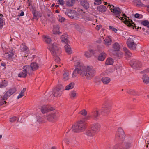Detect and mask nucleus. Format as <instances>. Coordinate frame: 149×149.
I'll list each match as a JSON object with an SVG mask.
<instances>
[{"label":"nucleus","mask_w":149,"mask_h":149,"mask_svg":"<svg viewBox=\"0 0 149 149\" xmlns=\"http://www.w3.org/2000/svg\"><path fill=\"white\" fill-rule=\"evenodd\" d=\"M96 71L95 69L91 66H82L79 68H76L73 72L72 77H76L77 74L82 77H85L87 80L92 79L95 76Z\"/></svg>","instance_id":"obj_1"},{"label":"nucleus","mask_w":149,"mask_h":149,"mask_svg":"<svg viewBox=\"0 0 149 149\" xmlns=\"http://www.w3.org/2000/svg\"><path fill=\"white\" fill-rule=\"evenodd\" d=\"M104 4L105 5H107V7L109 8L110 9L111 12H113L116 17H118L125 24H128V26L130 27L132 26L131 24L130 23V21H128L129 19V18L126 17L125 14H123V13H121L120 9L118 7H115L114 5H111L109 3H107L106 2H104Z\"/></svg>","instance_id":"obj_2"},{"label":"nucleus","mask_w":149,"mask_h":149,"mask_svg":"<svg viewBox=\"0 0 149 149\" xmlns=\"http://www.w3.org/2000/svg\"><path fill=\"white\" fill-rule=\"evenodd\" d=\"M85 128L84 121L80 120L72 125V130L74 132H83Z\"/></svg>","instance_id":"obj_3"},{"label":"nucleus","mask_w":149,"mask_h":149,"mask_svg":"<svg viewBox=\"0 0 149 149\" xmlns=\"http://www.w3.org/2000/svg\"><path fill=\"white\" fill-rule=\"evenodd\" d=\"M48 48L50 51L53 56H55L56 54H59L61 52L59 47L57 45L56 43L55 42H54L53 44H50L49 45Z\"/></svg>","instance_id":"obj_4"},{"label":"nucleus","mask_w":149,"mask_h":149,"mask_svg":"<svg viewBox=\"0 0 149 149\" xmlns=\"http://www.w3.org/2000/svg\"><path fill=\"white\" fill-rule=\"evenodd\" d=\"M65 14L70 18H77L79 17V15L75 11L68 9L66 10Z\"/></svg>","instance_id":"obj_5"},{"label":"nucleus","mask_w":149,"mask_h":149,"mask_svg":"<svg viewBox=\"0 0 149 149\" xmlns=\"http://www.w3.org/2000/svg\"><path fill=\"white\" fill-rule=\"evenodd\" d=\"M134 37L131 36L129 37L127 42V44L129 48L132 50L135 49L136 46V44L134 41Z\"/></svg>","instance_id":"obj_6"},{"label":"nucleus","mask_w":149,"mask_h":149,"mask_svg":"<svg viewBox=\"0 0 149 149\" xmlns=\"http://www.w3.org/2000/svg\"><path fill=\"white\" fill-rule=\"evenodd\" d=\"M3 51L6 55V56L8 58H10L15 55V51L12 49L8 48H3Z\"/></svg>","instance_id":"obj_7"},{"label":"nucleus","mask_w":149,"mask_h":149,"mask_svg":"<svg viewBox=\"0 0 149 149\" xmlns=\"http://www.w3.org/2000/svg\"><path fill=\"white\" fill-rule=\"evenodd\" d=\"M29 68L28 66H24L23 68V70L18 74V77L24 78L26 77L27 73L29 74H31V73L29 72V70H28Z\"/></svg>","instance_id":"obj_8"},{"label":"nucleus","mask_w":149,"mask_h":149,"mask_svg":"<svg viewBox=\"0 0 149 149\" xmlns=\"http://www.w3.org/2000/svg\"><path fill=\"white\" fill-rule=\"evenodd\" d=\"M54 108L49 105H45L42 107L41 109V112L43 113L54 110Z\"/></svg>","instance_id":"obj_9"},{"label":"nucleus","mask_w":149,"mask_h":149,"mask_svg":"<svg viewBox=\"0 0 149 149\" xmlns=\"http://www.w3.org/2000/svg\"><path fill=\"white\" fill-rule=\"evenodd\" d=\"M16 91L15 88H12L6 92L3 97L4 99H7Z\"/></svg>","instance_id":"obj_10"},{"label":"nucleus","mask_w":149,"mask_h":149,"mask_svg":"<svg viewBox=\"0 0 149 149\" xmlns=\"http://www.w3.org/2000/svg\"><path fill=\"white\" fill-rule=\"evenodd\" d=\"M100 125L98 123H95L93 124L91 127V129L96 134L100 131Z\"/></svg>","instance_id":"obj_11"},{"label":"nucleus","mask_w":149,"mask_h":149,"mask_svg":"<svg viewBox=\"0 0 149 149\" xmlns=\"http://www.w3.org/2000/svg\"><path fill=\"white\" fill-rule=\"evenodd\" d=\"M125 148H124L122 144L118 143L115 145L113 147V149H128L130 146V144L127 143L125 144Z\"/></svg>","instance_id":"obj_12"},{"label":"nucleus","mask_w":149,"mask_h":149,"mask_svg":"<svg viewBox=\"0 0 149 149\" xmlns=\"http://www.w3.org/2000/svg\"><path fill=\"white\" fill-rule=\"evenodd\" d=\"M46 117L48 120L51 121H53L54 119L57 118L56 115L54 113L51 114H47L46 115Z\"/></svg>","instance_id":"obj_13"},{"label":"nucleus","mask_w":149,"mask_h":149,"mask_svg":"<svg viewBox=\"0 0 149 149\" xmlns=\"http://www.w3.org/2000/svg\"><path fill=\"white\" fill-rule=\"evenodd\" d=\"M29 66L28 70H29V72H31L32 71H35L37 70L38 68V64L36 62H33L31 63L30 66Z\"/></svg>","instance_id":"obj_14"},{"label":"nucleus","mask_w":149,"mask_h":149,"mask_svg":"<svg viewBox=\"0 0 149 149\" xmlns=\"http://www.w3.org/2000/svg\"><path fill=\"white\" fill-rule=\"evenodd\" d=\"M113 48L115 49V51H117L116 55L119 56H121L122 55V53L120 51H119L120 49V46L119 44L117 43H115L113 46Z\"/></svg>","instance_id":"obj_15"},{"label":"nucleus","mask_w":149,"mask_h":149,"mask_svg":"<svg viewBox=\"0 0 149 149\" xmlns=\"http://www.w3.org/2000/svg\"><path fill=\"white\" fill-rule=\"evenodd\" d=\"M116 135L120 139L124 138L125 136L124 131L121 128L118 129L116 133Z\"/></svg>","instance_id":"obj_16"},{"label":"nucleus","mask_w":149,"mask_h":149,"mask_svg":"<svg viewBox=\"0 0 149 149\" xmlns=\"http://www.w3.org/2000/svg\"><path fill=\"white\" fill-rule=\"evenodd\" d=\"M70 71L67 70H65L63 74V79L64 81H66L69 79V74Z\"/></svg>","instance_id":"obj_17"},{"label":"nucleus","mask_w":149,"mask_h":149,"mask_svg":"<svg viewBox=\"0 0 149 149\" xmlns=\"http://www.w3.org/2000/svg\"><path fill=\"white\" fill-rule=\"evenodd\" d=\"M80 4L84 8L86 9H88L90 7L89 3L86 0L81 1L80 2Z\"/></svg>","instance_id":"obj_18"},{"label":"nucleus","mask_w":149,"mask_h":149,"mask_svg":"<svg viewBox=\"0 0 149 149\" xmlns=\"http://www.w3.org/2000/svg\"><path fill=\"white\" fill-rule=\"evenodd\" d=\"M62 94V91H61L59 88L54 89L53 92V95L55 97H59Z\"/></svg>","instance_id":"obj_19"},{"label":"nucleus","mask_w":149,"mask_h":149,"mask_svg":"<svg viewBox=\"0 0 149 149\" xmlns=\"http://www.w3.org/2000/svg\"><path fill=\"white\" fill-rule=\"evenodd\" d=\"M96 133L93 131L91 129L87 130L85 133V134L89 137L93 136Z\"/></svg>","instance_id":"obj_20"},{"label":"nucleus","mask_w":149,"mask_h":149,"mask_svg":"<svg viewBox=\"0 0 149 149\" xmlns=\"http://www.w3.org/2000/svg\"><path fill=\"white\" fill-rule=\"evenodd\" d=\"M104 44L106 45H110L112 42V40L111 36L106 37L104 40Z\"/></svg>","instance_id":"obj_21"},{"label":"nucleus","mask_w":149,"mask_h":149,"mask_svg":"<svg viewBox=\"0 0 149 149\" xmlns=\"http://www.w3.org/2000/svg\"><path fill=\"white\" fill-rule=\"evenodd\" d=\"M130 64L133 68L135 69L140 66L138 62L135 60H133L130 62Z\"/></svg>","instance_id":"obj_22"},{"label":"nucleus","mask_w":149,"mask_h":149,"mask_svg":"<svg viewBox=\"0 0 149 149\" xmlns=\"http://www.w3.org/2000/svg\"><path fill=\"white\" fill-rule=\"evenodd\" d=\"M59 27L58 25L54 26L52 31L53 33L54 34H60L61 33L59 31Z\"/></svg>","instance_id":"obj_23"},{"label":"nucleus","mask_w":149,"mask_h":149,"mask_svg":"<svg viewBox=\"0 0 149 149\" xmlns=\"http://www.w3.org/2000/svg\"><path fill=\"white\" fill-rule=\"evenodd\" d=\"M69 95L71 99H73L77 97V93L75 91L73 90L70 92Z\"/></svg>","instance_id":"obj_24"},{"label":"nucleus","mask_w":149,"mask_h":149,"mask_svg":"<svg viewBox=\"0 0 149 149\" xmlns=\"http://www.w3.org/2000/svg\"><path fill=\"white\" fill-rule=\"evenodd\" d=\"M64 48L66 52L69 54H71L72 53V51L70 46L66 44L64 46Z\"/></svg>","instance_id":"obj_25"},{"label":"nucleus","mask_w":149,"mask_h":149,"mask_svg":"<svg viewBox=\"0 0 149 149\" xmlns=\"http://www.w3.org/2000/svg\"><path fill=\"white\" fill-rule=\"evenodd\" d=\"M106 54L102 52L100 54L98 57V59L99 60L101 61H104L106 58Z\"/></svg>","instance_id":"obj_26"},{"label":"nucleus","mask_w":149,"mask_h":149,"mask_svg":"<svg viewBox=\"0 0 149 149\" xmlns=\"http://www.w3.org/2000/svg\"><path fill=\"white\" fill-rule=\"evenodd\" d=\"M102 81L104 84H106L110 82L111 79L108 77H104L102 78Z\"/></svg>","instance_id":"obj_27"},{"label":"nucleus","mask_w":149,"mask_h":149,"mask_svg":"<svg viewBox=\"0 0 149 149\" xmlns=\"http://www.w3.org/2000/svg\"><path fill=\"white\" fill-rule=\"evenodd\" d=\"M106 9L107 8L106 7L103 5H101L97 7V10L101 12H105Z\"/></svg>","instance_id":"obj_28"},{"label":"nucleus","mask_w":149,"mask_h":149,"mask_svg":"<svg viewBox=\"0 0 149 149\" xmlns=\"http://www.w3.org/2000/svg\"><path fill=\"white\" fill-rule=\"evenodd\" d=\"M61 39L62 42H65V43H68L67 35L66 34H64L62 35L61 37Z\"/></svg>","instance_id":"obj_29"},{"label":"nucleus","mask_w":149,"mask_h":149,"mask_svg":"<svg viewBox=\"0 0 149 149\" xmlns=\"http://www.w3.org/2000/svg\"><path fill=\"white\" fill-rule=\"evenodd\" d=\"M74 86V83L73 82H71L65 86V89L66 90H69L72 89Z\"/></svg>","instance_id":"obj_30"},{"label":"nucleus","mask_w":149,"mask_h":149,"mask_svg":"<svg viewBox=\"0 0 149 149\" xmlns=\"http://www.w3.org/2000/svg\"><path fill=\"white\" fill-rule=\"evenodd\" d=\"M43 38L44 40L47 43L50 44V43L51 41V40L50 37L47 35H43Z\"/></svg>","instance_id":"obj_31"},{"label":"nucleus","mask_w":149,"mask_h":149,"mask_svg":"<svg viewBox=\"0 0 149 149\" xmlns=\"http://www.w3.org/2000/svg\"><path fill=\"white\" fill-rule=\"evenodd\" d=\"M75 2V0H68L66 2V4L68 6L71 7L74 5Z\"/></svg>","instance_id":"obj_32"},{"label":"nucleus","mask_w":149,"mask_h":149,"mask_svg":"<svg viewBox=\"0 0 149 149\" xmlns=\"http://www.w3.org/2000/svg\"><path fill=\"white\" fill-rule=\"evenodd\" d=\"M21 48L22 51L24 52L25 53H28L29 52V50L26 46L25 45H22L21 46Z\"/></svg>","instance_id":"obj_33"},{"label":"nucleus","mask_w":149,"mask_h":149,"mask_svg":"<svg viewBox=\"0 0 149 149\" xmlns=\"http://www.w3.org/2000/svg\"><path fill=\"white\" fill-rule=\"evenodd\" d=\"M93 51L92 49H90L84 52V56L87 57H89L91 56V54L93 53Z\"/></svg>","instance_id":"obj_34"},{"label":"nucleus","mask_w":149,"mask_h":149,"mask_svg":"<svg viewBox=\"0 0 149 149\" xmlns=\"http://www.w3.org/2000/svg\"><path fill=\"white\" fill-rule=\"evenodd\" d=\"M142 79L143 82L145 83L148 84L149 83V77L146 74H144L143 76Z\"/></svg>","instance_id":"obj_35"},{"label":"nucleus","mask_w":149,"mask_h":149,"mask_svg":"<svg viewBox=\"0 0 149 149\" xmlns=\"http://www.w3.org/2000/svg\"><path fill=\"white\" fill-rule=\"evenodd\" d=\"M105 112V111L104 110V108H102L101 110H99L98 111V110H96L94 111V116L95 117H97L100 115L99 112Z\"/></svg>","instance_id":"obj_36"},{"label":"nucleus","mask_w":149,"mask_h":149,"mask_svg":"<svg viewBox=\"0 0 149 149\" xmlns=\"http://www.w3.org/2000/svg\"><path fill=\"white\" fill-rule=\"evenodd\" d=\"M26 88H24L20 93L19 95L17 96V98L18 99L21 98L24 95V92L26 90Z\"/></svg>","instance_id":"obj_37"},{"label":"nucleus","mask_w":149,"mask_h":149,"mask_svg":"<svg viewBox=\"0 0 149 149\" xmlns=\"http://www.w3.org/2000/svg\"><path fill=\"white\" fill-rule=\"evenodd\" d=\"M75 65L76 67H77V68H79L81 67L82 66H85L84 65H82V64L79 61H76L75 63ZM86 65V66H87Z\"/></svg>","instance_id":"obj_38"},{"label":"nucleus","mask_w":149,"mask_h":149,"mask_svg":"<svg viewBox=\"0 0 149 149\" xmlns=\"http://www.w3.org/2000/svg\"><path fill=\"white\" fill-rule=\"evenodd\" d=\"M113 61L111 58H108L106 61V64L107 65H112L113 63Z\"/></svg>","instance_id":"obj_39"},{"label":"nucleus","mask_w":149,"mask_h":149,"mask_svg":"<svg viewBox=\"0 0 149 149\" xmlns=\"http://www.w3.org/2000/svg\"><path fill=\"white\" fill-rule=\"evenodd\" d=\"M4 24V22L3 20V18L2 16H1V15H0V29H1L3 26Z\"/></svg>","instance_id":"obj_40"},{"label":"nucleus","mask_w":149,"mask_h":149,"mask_svg":"<svg viewBox=\"0 0 149 149\" xmlns=\"http://www.w3.org/2000/svg\"><path fill=\"white\" fill-rule=\"evenodd\" d=\"M123 49L127 55L128 56H131L132 54L127 49V48L124 47L123 48Z\"/></svg>","instance_id":"obj_41"},{"label":"nucleus","mask_w":149,"mask_h":149,"mask_svg":"<svg viewBox=\"0 0 149 149\" xmlns=\"http://www.w3.org/2000/svg\"><path fill=\"white\" fill-rule=\"evenodd\" d=\"M78 113L80 114L83 116H86L87 114V112L85 109H83L81 111L79 112Z\"/></svg>","instance_id":"obj_42"},{"label":"nucleus","mask_w":149,"mask_h":149,"mask_svg":"<svg viewBox=\"0 0 149 149\" xmlns=\"http://www.w3.org/2000/svg\"><path fill=\"white\" fill-rule=\"evenodd\" d=\"M8 83L7 81L4 80L0 84V88L2 87H5L7 86Z\"/></svg>","instance_id":"obj_43"},{"label":"nucleus","mask_w":149,"mask_h":149,"mask_svg":"<svg viewBox=\"0 0 149 149\" xmlns=\"http://www.w3.org/2000/svg\"><path fill=\"white\" fill-rule=\"evenodd\" d=\"M141 24L144 26H147L149 24V22L147 20H144L142 21Z\"/></svg>","instance_id":"obj_44"},{"label":"nucleus","mask_w":149,"mask_h":149,"mask_svg":"<svg viewBox=\"0 0 149 149\" xmlns=\"http://www.w3.org/2000/svg\"><path fill=\"white\" fill-rule=\"evenodd\" d=\"M109 29L111 30L114 32L115 33H117V31H118L117 29L113 26H109Z\"/></svg>","instance_id":"obj_45"},{"label":"nucleus","mask_w":149,"mask_h":149,"mask_svg":"<svg viewBox=\"0 0 149 149\" xmlns=\"http://www.w3.org/2000/svg\"><path fill=\"white\" fill-rule=\"evenodd\" d=\"M59 54H56L55 56H54V59H55L56 61L58 63L60 62V59L58 56Z\"/></svg>","instance_id":"obj_46"},{"label":"nucleus","mask_w":149,"mask_h":149,"mask_svg":"<svg viewBox=\"0 0 149 149\" xmlns=\"http://www.w3.org/2000/svg\"><path fill=\"white\" fill-rule=\"evenodd\" d=\"M58 21L60 22H62L64 21L65 20V19L64 18L62 17L59 15H58Z\"/></svg>","instance_id":"obj_47"},{"label":"nucleus","mask_w":149,"mask_h":149,"mask_svg":"<svg viewBox=\"0 0 149 149\" xmlns=\"http://www.w3.org/2000/svg\"><path fill=\"white\" fill-rule=\"evenodd\" d=\"M102 0H95L94 4L95 5H99L102 3Z\"/></svg>","instance_id":"obj_48"},{"label":"nucleus","mask_w":149,"mask_h":149,"mask_svg":"<svg viewBox=\"0 0 149 149\" xmlns=\"http://www.w3.org/2000/svg\"><path fill=\"white\" fill-rule=\"evenodd\" d=\"M5 100L3 97L0 100V106L3 105L6 103V101L4 100Z\"/></svg>","instance_id":"obj_49"},{"label":"nucleus","mask_w":149,"mask_h":149,"mask_svg":"<svg viewBox=\"0 0 149 149\" xmlns=\"http://www.w3.org/2000/svg\"><path fill=\"white\" fill-rule=\"evenodd\" d=\"M16 120V117L15 116L12 117L10 118V121L11 122H13Z\"/></svg>","instance_id":"obj_50"},{"label":"nucleus","mask_w":149,"mask_h":149,"mask_svg":"<svg viewBox=\"0 0 149 149\" xmlns=\"http://www.w3.org/2000/svg\"><path fill=\"white\" fill-rule=\"evenodd\" d=\"M58 4L62 6L65 3L64 0H58Z\"/></svg>","instance_id":"obj_51"},{"label":"nucleus","mask_w":149,"mask_h":149,"mask_svg":"<svg viewBox=\"0 0 149 149\" xmlns=\"http://www.w3.org/2000/svg\"><path fill=\"white\" fill-rule=\"evenodd\" d=\"M63 141L65 142V143L67 144H69L70 143L69 140L68 138L66 137H65L64 138Z\"/></svg>","instance_id":"obj_52"},{"label":"nucleus","mask_w":149,"mask_h":149,"mask_svg":"<svg viewBox=\"0 0 149 149\" xmlns=\"http://www.w3.org/2000/svg\"><path fill=\"white\" fill-rule=\"evenodd\" d=\"M6 149H14L13 147L10 145H8L6 147Z\"/></svg>","instance_id":"obj_53"},{"label":"nucleus","mask_w":149,"mask_h":149,"mask_svg":"<svg viewBox=\"0 0 149 149\" xmlns=\"http://www.w3.org/2000/svg\"><path fill=\"white\" fill-rule=\"evenodd\" d=\"M135 17L136 18H138L139 17V14L138 13H136L134 15Z\"/></svg>","instance_id":"obj_54"},{"label":"nucleus","mask_w":149,"mask_h":149,"mask_svg":"<svg viewBox=\"0 0 149 149\" xmlns=\"http://www.w3.org/2000/svg\"><path fill=\"white\" fill-rule=\"evenodd\" d=\"M24 15V12L23 11H22L21 13L19 14V16H22Z\"/></svg>","instance_id":"obj_55"},{"label":"nucleus","mask_w":149,"mask_h":149,"mask_svg":"<svg viewBox=\"0 0 149 149\" xmlns=\"http://www.w3.org/2000/svg\"><path fill=\"white\" fill-rule=\"evenodd\" d=\"M100 28V26L99 25L97 26L96 27V29H97V30H99Z\"/></svg>","instance_id":"obj_56"},{"label":"nucleus","mask_w":149,"mask_h":149,"mask_svg":"<svg viewBox=\"0 0 149 149\" xmlns=\"http://www.w3.org/2000/svg\"><path fill=\"white\" fill-rule=\"evenodd\" d=\"M1 65L2 66H5L6 65V64L4 63H1Z\"/></svg>","instance_id":"obj_57"},{"label":"nucleus","mask_w":149,"mask_h":149,"mask_svg":"<svg viewBox=\"0 0 149 149\" xmlns=\"http://www.w3.org/2000/svg\"><path fill=\"white\" fill-rule=\"evenodd\" d=\"M56 148L55 147H52L50 149H56Z\"/></svg>","instance_id":"obj_58"},{"label":"nucleus","mask_w":149,"mask_h":149,"mask_svg":"<svg viewBox=\"0 0 149 149\" xmlns=\"http://www.w3.org/2000/svg\"><path fill=\"white\" fill-rule=\"evenodd\" d=\"M55 12L57 13H59V11L57 10H56V11H55Z\"/></svg>","instance_id":"obj_59"},{"label":"nucleus","mask_w":149,"mask_h":149,"mask_svg":"<svg viewBox=\"0 0 149 149\" xmlns=\"http://www.w3.org/2000/svg\"><path fill=\"white\" fill-rule=\"evenodd\" d=\"M54 5H55V4H52V5H51V7L52 8L54 6Z\"/></svg>","instance_id":"obj_60"},{"label":"nucleus","mask_w":149,"mask_h":149,"mask_svg":"<svg viewBox=\"0 0 149 149\" xmlns=\"http://www.w3.org/2000/svg\"><path fill=\"white\" fill-rule=\"evenodd\" d=\"M147 10L149 12V6L148 7Z\"/></svg>","instance_id":"obj_61"},{"label":"nucleus","mask_w":149,"mask_h":149,"mask_svg":"<svg viewBox=\"0 0 149 149\" xmlns=\"http://www.w3.org/2000/svg\"><path fill=\"white\" fill-rule=\"evenodd\" d=\"M55 7H59V6L58 5H56L55 6Z\"/></svg>","instance_id":"obj_62"},{"label":"nucleus","mask_w":149,"mask_h":149,"mask_svg":"<svg viewBox=\"0 0 149 149\" xmlns=\"http://www.w3.org/2000/svg\"><path fill=\"white\" fill-rule=\"evenodd\" d=\"M2 137V136L1 135H0V139Z\"/></svg>","instance_id":"obj_63"},{"label":"nucleus","mask_w":149,"mask_h":149,"mask_svg":"<svg viewBox=\"0 0 149 149\" xmlns=\"http://www.w3.org/2000/svg\"><path fill=\"white\" fill-rule=\"evenodd\" d=\"M55 66H56V67H57V65H55Z\"/></svg>","instance_id":"obj_64"}]
</instances>
